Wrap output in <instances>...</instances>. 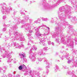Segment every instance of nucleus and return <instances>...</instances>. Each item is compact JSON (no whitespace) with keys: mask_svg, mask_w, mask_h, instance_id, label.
<instances>
[{"mask_svg":"<svg viewBox=\"0 0 77 77\" xmlns=\"http://www.w3.org/2000/svg\"><path fill=\"white\" fill-rule=\"evenodd\" d=\"M71 7L68 5L59 8L58 15L59 19L61 21L65 22V18H68V15L71 14Z\"/></svg>","mask_w":77,"mask_h":77,"instance_id":"obj_1","label":"nucleus"},{"mask_svg":"<svg viewBox=\"0 0 77 77\" xmlns=\"http://www.w3.org/2000/svg\"><path fill=\"white\" fill-rule=\"evenodd\" d=\"M10 35H13V36L12 38V39L13 41L15 40H18L19 39L20 41H25V38L22 34L18 33V32L16 30H12L10 32Z\"/></svg>","mask_w":77,"mask_h":77,"instance_id":"obj_2","label":"nucleus"},{"mask_svg":"<svg viewBox=\"0 0 77 77\" xmlns=\"http://www.w3.org/2000/svg\"><path fill=\"white\" fill-rule=\"evenodd\" d=\"M60 38H61V42L64 44H66V47H69L71 48V50L73 51L74 49L73 48L74 46V42L72 41L74 40L72 38H71V37L67 38V42H65V40L63 39V35L60 34Z\"/></svg>","mask_w":77,"mask_h":77,"instance_id":"obj_3","label":"nucleus"},{"mask_svg":"<svg viewBox=\"0 0 77 77\" xmlns=\"http://www.w3.org/2000/svg\"><path fill=\"white\" fill-rule=\"evenodd\" d=\"M0 51H1L2 53H3V52L4 53V54L2 55V57L3 58L7 57L9 59L7 61L8 62H11V61L12 60L10 58H11V57H12L11 56V53H9V51H6L4 49H1Z\"/></svg>","mask_w":77,"mask_h":77,"instance_id":"obj_4","label":"nucleus"},{"mask_svg":"<svg viewBox=\"0 0 77 77\" xmlns=\"http://www.w3.org/2000/svg\"><path fill=\"white\" fill-rule=\"evenodd\" d=\"M44 27H46V26L44 25V24H42L41 26H39V27H35V38H36L37 37H41L42 36V34L40 33L39 32V28L41 29H43L44 30Z\"/></svg>","mask_w":77,"mask_h":77,"instance_id":"obj_5","label":"nucleus"},{"mask_svg":"<svg viewBox=\"0 0 77 77\" xmlns=\"http://www.w3.org/2000/svg\"><path fill=\"white\" fill-rule=\"evenodd\" d=\"M63 24L61 23L60 24H59V27H57L55 28V30L56 32H55L54 33V35L53 36H58V35H59V33H62V30H61V28H60V27H63Z\"/></svg>","mask_w":77,"mask_h":77,"instance_id":"obj_6","label":"nucleus"},{"mask_svg":"<svg viewBox=\"0 0 77 77\" xmlns=\"http://www.w3.org/2000/svg\"><path fill=\"white\" fill-rule=\"evenodd\" d=\"M6 3H2V8L3 9L2 10V13L3 14H9L10 12V8H7L5 7Z\"/></svg>","mask_w":77,"mask_h":77,"instance_id":"obj_7","label":"nucleus"},{"mask_svg":"<svg viewBox=\"0 0 77 77\" xmlns=\"http://www.w3.org/2000/svg\"><path fill=\"white\" fill-rule=\"evenodd\" d=\"M43 59L44 60V62L45 63H46L47 65V66L46 67V73L47 75L48 74V73L49 72V70H48V68H50V66L51 65V62H49L47 60V58H45V57H44L43 58Z\"/></svg>","mask_w":77,"mask_h":77,"instance_id":"obj_8","label":"nucleus"},{"mask_svg":"<svg viewBox=\"0 0 77 77\" xmlns=\"http://www.w3.org/2000/svg\"><path fill=\"white\" fill-rule=\"evenodd\" d=\"M23 27H24L26 30H29V32H30V33L33 32V30H31L32 26L30 24L26 23L23 25Z\"/></svg>","mask_w":77,"mask_h":77,"instance_id":"obj_9","label":"nucleus"},{"mask_svg":"<svg viewBox=\"0 0 77 77\" xmlns=\"http://www.w3.org/2000/svg\"><path fill=\"white\" fill-rule=\"evenodd\" d=\"M47 28L48 29H46V27H45L43 28V30L44 34H43V36H46L47 35H48L49 34H50V29L49 27H47Z\"/></svg>","mask_w":77,"mask_h":77,"instance_id":"obj_10","label":"nucleus"},{"mask_svg":"<svg viewBox=\"0 0 77 77\" xmlns=\"http://www.w3.org/2000/svg\"><path fill=\"white\" fill-rule=\"evenodd\" d=\"M29 58L30 59H32V62H35L36 60V56L35 54H33V52H29Z\"/></svg>","mask_w":77,"mask_h":77,"instance_id":"obj_11","label":"nucleus"},{"mask_svg":"<svg viewBox=\"0 0 77 77\" xmlns=\"http://www.w3.org/2000/svg\"><path fill=\"white\" fill-rule=\"evenodd\" d=\"M12 44H14V46L16 48H21V46L19 45V44L17 43L16 42H12L11 43H10L8 44V46L9 47H11L12 45Z\"/></svg>","mask_w":77,"mask_h":77,"instance_id":"obj_12","label":"nucleus"},{"mask_svg":"<svg viewBox=\"0 0 77 77\" xmlns=\"http://www.w3.org/2000/svg\"><path fill=\"white\" fill-rule=\"evenodd\" d=\"M46 38H40L39 39V40L40 41L39 42L40 44H42V46H45V47L46 46H47L46 44L43 42V41H44V42H45L46 41Z\"/></svg>","mask_w":77,"mask_h":77,"instance_id":"obj_13","label":"nucleus"},{"mask_svg":"<svg viewBox=\"0 0 77 77\" xmlns=\"http://www.w3.org/2000/svg\"><path fill=\"white\" fill-rule=\"evenodd\" d=\"M19 56H20V58L22 59H23V61L24 62H26L27 61V59L25 57H26V55L25 54L23 53L22 54L20 53L19 54Z\"/></svg>","mask_w":77,"mask_h":77,"instance_id":"obj_14","label":"nucleus"},{"mask_svg":"<svg viewBox=\"0 0 77 77\" xmlns=\"http://www.w3.org/2000/svg\"><path fill=\"white\" fill-rule=\"evenodd\" d=\"M29 15L25 16L23 17V19L22 20V23H25V21H27L28 20H29Z\"/></svg>","mask_w":77,"mask_h":77,"instance_id":"obj_15","label":"nucleus"},{"mask_svg":"<svg viewBox=\"0 0 77 77\" xmlns=\"http://www.w3.org/2000/svg\"><path fill=\"white\" fill-rule=\"evenodd\" d=\"M75 59H76V61L74 63H72V65L70 66L71 68H74V66H75V67H77V57H76L75 58Z\"/></svg>","mask_w":77,"mask_h":77,"instance_id":"obj_16","label":"nucleus"},{"mask_svg":"<svg viewBox=\"0 0 77 77\" xmlns=\"http://www.w3.org/2000/svg\"><path fill=\"white\" fill-rule=\"evenodd\" d=\"M32 38V37H31L28 38L29 40L28 43L27 44L28 45L31 46V45H30V44H33V42L32 40H31V39Z\"/></svg>","mask_w":77,"mask_h":77,"instance_id":"obj_17","label":"nucleus"},{"mask_svg":"<svg viewBox=\"0 0 77 77\" xmlns=\"http://www.w3.org/2000/svg\"><path fill=\"white\" fill-rule=\"evenodd\" d=\"M19 69L20 70H21V69H23V70H24L23 71H25V70L26 69V67L24 65V66L23 67L22 66H20L19 67Z\"/></svg>","mask_w":77,"mask_h":77,"instance_id":"obj_18","label":"nucleus"},{"mask_svg":"<svg viewBox=\"0 0 77 77\" xmlns=\"http://www.w3.org/2000/svg\"><path fill=\"white\" fill-rule=\"evenodd\" d=\"M59 69V66H58L57 65L55 64V66L54 68L55 72H57V71H58Z\"/></svg>","mask_w":77,"mask_h":77,"instance_id":"obj_19","label":"nucleus"},{"mask_svg":"<svg viewBox=\"0 0 77 77\" xmlns=\"http://www.w3.org/2000/svg\"><path fill=\"white\" fill-rule=\"evenodd\" d=\"M6 72V70H3V68L0 67V74H4V72Z\"/></svg>","mask_w":77,"mask_h":77,"instance_id":"obj_20","label":"nucleus"},{"mask_svg":"<svg viewBox=\"0 0 77 77\" xmlns=\"http://www.w3.org/2000/svg\"><path fill=\"white\" fill-rule=\"evenodd\" d=\"M24 71H25L26 72L25 73H24V75H27V74H30L31 73H32V70H30L28 71H26V70H25Z\"/></svg>","mask_w":77,"mask_h":77,"instance_id":"obj_21","label":"nucleus"},{"mask_svg":"<svg viewBox=\"0 0 77 77\" xmlns=\"http://www.w3.org/2000/svg\"><path fill=\"white\" fill-rule=\"evenodd\" d=\"M42 50H39L37 52L38 54L40 56H42Z\"/></svg>","mask_w":77,"mask_h":77,"instance_id":"obj_22","label":"nucleus"},{"mask_svg":"<svg viewBox=\"0 0 77 77\" xmlns=\"http://www.w3.org/2000/svg\"><path fill=\"white\" fill-rule=\"evenodd\" d=\"M69 56V54L68 53H66V56H65V57H66V59L67 60H69L70 59L69 57H68V56Z\"/></svg>","mask_w":77,"mask_h":77,"instance_id":"obj_23","label":"nucleus"},{"mask_svg":"<svg viewBox=\"0 0 77 77\" xmlns=\"http://www.w3.org/2000/svg\"><path fill=\"white\" fill-rule=\"evenodd\" d=\"M29 47L30 48V51L31 52H32V53H33V52H32V51H34V49H33V48H32V47L30 46H29Z\"/></svg>","mask_w":77,"mask_h":77,"instance_id":"obj_24","label":"nucleus"},{"mask_svg":"<svg viewBox=\"0 0 77 77\" xmlns=\"http://www.w3.org/2000/svg\"><path fill=\"white\" fill-rule=\"evenodd\" d=\"M72 74H73L70 71H68L67 73V75H71Z\"/></svg>","mask_w":77,"mask_h":77,"instance_id":"obj_25","label":"nucleus"},{"mask_svg":"<svg viewBox=\"0 0 77 77\" xmlns=\"http://www.w3.org/2000/svg\"><path fill=\"white\" fill-rule=\"evenodd\" d=\"M60 58L61 59V60H63L65 58V55H63L62 56H60Z\"/></svg>","mask_w":77,"mask_h":77,"instance_id":"obj_26","label":"nucleus"},{"mask_svg":"<svg viewBox=\"0 0 77 77\" xmlns=\"http://www.w3.org/2000/svg\"><path fill=\"white\" fill-rule=\"evenodd\" d=\"M20 22L21 23H22L21 22H22V20H21L20 19L19 20L18 19V20H17V25L18 24H20Z\"/></svg>","mask_w":77,"mask_h":77,"instance_id":"obj_27","label":"nucleus"},{"mask_svg":"<svg viewBox=\"0 0 77 77\" xmlns=\"http://www.w3.org/2000/svg\"><path fill=\"white\" fill-rule=\"evenodd\" d=\"M33 75L34 76V77H40L39 74H34V75Z\"/></svg>","mask_w":77,"mask_h":77,"instance_id":"obj_28","label":"nucleus"},{"mask_svg":"<svg viewBox=\"0 0 77 77\" xmlns=\"http://www.w3.org/2000/svg\"><path fill=\"white\" fill-rule=\"evenodd\" d=\"M32 48H33V49L35 50H37V47L35 45H33Z\"/></svg>","mask_w":77,"mask_h":77,"instance_id":"obj_29","label":"nucleus"},{"mask_svg":"<svg viewBox=\"0 0 77 77\" xmlns=\"http://www.w3.org/2000/svg\"><path fill=\"white\" fill-rule=\"evenodd\" d=\"M42 21H46L48 20V19L47 18H44V17H42Z\"/></svg>","mask_w":77,"mask_h":77,"instance_id":"obj_30","label":"nucleus"},{"mask_svg":"<svg viewBox=\"0 0 77 77\" xmlns=\"http://www.w3.org/2000/svg\"><path fill=\"white\" fill-rule=\"evenodd\" d=\"M71 77H77V76L73 73H72L71 75Z\"/></svg>","mask_w":77,"mask_h":77,"instance_id":"obj_31","label":"nucleus"},{"mask_svg":"<svg viewBox=\"0 0 77 77\" xmlns=\"http://www.w3.org/2000/svg\"><path fill=\"white\" fill-rule=\"evenodd\" d=\"M48 47H46L43 48V50H45V51H47V50H48Z\"/></svg>","mask_w":77,"mask_h":77,"instance_id":"obj_32","label":"nucleus"},{"mask_svg":"<svg viewBox=\"0 0 77 77\" xmlns=\"http://www.w3.org/2000/svg\"><path fill=\"white\" fill-rule=\"evenodd\" d=\"M37 59L38 61H40V62H41V61H42V59L41 58H37Z\"/></svg>","mask_w":77,"mask_h":77,"instance_id":"obj_33","label":"nucleus"},{"mask_svg":"<svg viewBox=\"0 0 77 77\" xmlns=\"http://www.w3.org/2000/svg\"><path fill=\"white\" fill-rule=\"evenodd\" d=\"M6 30H7L6 28H4L2 29V31L3 32H6Z\"/></svg>","mask_w":77,"mask_h":77,"instance_id":"obj_34","label":"nucleus"},{"mask_svg":"<svg viewBox=\"0 0 77 77\" xmlns=\"http://www.w3.org/2000/svg\"><path fill=\"white\" fill-rule=\"evenodd\" d=\"M47 42L48 45H50V44H51V41H50L48 40Z\"/></svg>","mask_w":77,"mask_h":77,"instance_id":"obj_35","label":"nucleus"},{"mask_svg":"<svg viewBox=\"0 0 77 77\" xmlns=\"http://www.w3.org/2000/svg\"><path fill=\"white\" fill-rule=\"evenodd\" d=\"M20 13L21 14H23V15L24 14H25L24 12L22 11H20Z\"/></svg>","mask_w":77,"mask_h":77,"instance_id":"obj_36","label":"nucleus"},{"mask_svg":"<svg viewBox=\"0 0 77 77\" xmlns=\"http://www.w3.org/2000/svg\"><path fill=\"white\" fill-rule=\"evenodd\" d=\"M35 23H36V24H38V23H40L39 22H38V20H35L34 21Z\"/></svg>","mask_w":77,"mask_h":77,"instance_id":"obj_37","label":"nucleus"},{"mask_svg":"<svg viewBox=\"0 0 77 77\" xmlns=\"http://www.w3.org/2000/svg\"><path fill=\"white\" fill-rule=\"evenodd\" d=\"M6 18V16H4L3 17V20H5Z\"/></svg>","mask_w":77,"mask_h":77,"instance_id":"obj_38","label":"nucleus"},{"mask_svg":"<svg viewBox=\"0 0 77 77\" xmlns=\"http://www.w3.org/2000/svg\"><path fill=\"white\" fill-rule=\"evenodd\" d=\"M31 35H32V34H31V33H29L28 35V37H30V36H31Z\"/></svg>","mask_w":77,"mask_h":77,"instance_id":"obj_39","label":"nucleus"},{"mask_svg":"<svg viewBox=\"0 0 77 77\" xmlns=\"http://www.w3.org/2000/svg\"><path fill=\"white\" fill-rule=\"evenodd\" d=\"M56 42H57L59 44H60V43L59 42V39H58V38L56 39Z\"/></svg>","mask_w":77,"mask_h":77,"instance_id":"obj_40","label":"nucleus"},{"mask_svg":"<svg viewBox=\"0 0 77 77\" xmlns=\"http://www.w3.org/2000/svg\"><path fill=\"white\" fill-rule=\"evenodd\" d=\"M74 41L75 42V44H76V42H77V38H75L74 39Z\"/></svg>","mask_w":77,"mask_h":77,"instance_id":"obj_41","label":"nucleus"},{"mask_svg":"<svg viewBox=\"0 0 77 77\" xmlns=\"http://www.w3.org/2000/svg\"><path fill=\"white\" fill-rule=\"evenodd\" d=\"M73 52L74 53H75V54H77V50H75L73 51Z\"/></svg>","mask_w":77,"mask_h":77,"instance_id":"obj_42","label":"nucleus"},{"mask_svg":"<svg viewBox=\"0 0 77 77\" xmlns=\"http://www.w3.org/2000/svg\"><path fill=\"white\" fill-rule=\"evenodd\" d=\"M12 60H14L13 62L14 63H16V61H15V60H15V59H12Z\"/></svg>","mask_w":77,"mask_h":77,"instance_id":"obj_43","label":"nucleus"},{"mask_svg":"<svg viewBox=\"0 0 77 77\" xmlns=\"http://www.w3.org/2000/svg\"><path fill=\"white\" fill-rule=\"evenodd\" d=\"M45 54V52H44L42 51V55H44Z\"/></svg>","mask_w":77,"mask_h":77,"instance_id":"obj_44","label":"nucleus"},{"mask_svg":"<svg viewBox=\"0 0 77 77\" xmlns=\"http://www.w3.org/2000/svg\"><path fill=\"white\" fill-rule=\"evenodd\" d=\"M14 20H17V17H14L13 18Z\"/></svg>","mask_w":77,"mask_h":77,"instance_id":"obj_45","label":"nucleus"},{"mask_svg":"<svg viewBox=\"0 0 77 77\" xmlns=\"http://www.w3.org/2000/svg\"><path fill=\"white\" fill-rule=\"evenodd\" d=\"M3 68H4V69H7V67H6V66H4L3 67Z\"/></svg>","mask_w":77,"mask_h":77,"instance_id":"obj_46","label":"nucleus"},{"mask_svg":"<svg viewBox=\"0 0 77 77\" xmlns=\"http://www.w3.org/2000/svg\"><path fill=\"white\" fill-rule=\"evenodd\" d=\"M29 20L30 23H32V20L31 19H29Z\"/></svg>","mask_w":77,"mask_h":77,"instance_id":"obj_47","label":"nucleus"},{"mask_svg":"<svg viewBox=\"0 0 77 77\" xmlns=\"http://www.w3.org/2000/svg\"><path fill=\"white\" fill-rule=\"evenodd\" d=\"M16 77H20V75H16Z\"/></svg>","mask_w":77,"mask_h":77,"instance_id":"obj_48","label":"nucleus"},{"mask_svg":"<svg viewBox=\"0 0 77 77\" xmlns=\"http://www.w3.org/2000/svg\"><path fill=\"white\" fill-rule=\"evenodd\" d=\"M63 67L64 68H65V69H66V68H67V67H66V66H63Z\"/></svg>","mask_w":77,"mask_h":77,"instance_id":"obj_49","label":"nucleus"},{"mask_svg":"<svg viewBox=\"0 0 77 77\" xmlns=\"http://www.w3.org/2000/svg\"><path fill=\"white\" fill-rule=\"evenodd\" d=\"M16 13H17V11H14V14H16Z\"/></svg>","mask_w":77,"mask_h":77,"instance_id":"obj_50","label":"nucleus"},{"mask_svg":"<svg viewBox=\"0 0 77 77\" xmlns=\"http://www.w3.org/2000/svg\"><path fill=\"white\" fill-rule=\"evenodd\" d=\"M21 47H24V45H23L21 44L20 46Z\"/></svg>","mask_w":77,"mask_h":77,"instance_id":"obj_51","label":"nucleus"},{"mask_svg":"<svg viewBox=\"0 0 77 77\" xmlns=\"http://www.w3.org/2000/svg\"><path fill=\"white\" fill-rule=\"evenodd\" d=\"M14 29H17V26H14Z\"/></svg>","mask_w":77,"mask_h":77,"instance_id":"obj_52","label":"nucleus"},{"mask_svg":"<svg viewBox=\"0 0 77 77\" xmlns=\"http://www.w3.org/2000/svg\"><path fill=\"white\" fill-rule=\"evenodd\" d=\"M6 25L5 23H4L3 24L4 27H6Z\"/></svg>","mask_w":77,"mask_h":77,"instance_id":"obj_53","label":"nucleus"},{"mask_svg":"<svg viewBox=\"0 0 77 77\" xmlns=\"http://www.w3.org/2000/svg\"><path fill=\"white\" fill-rule=\"evenodd\" d=\"M37 20L38 21H39L40 22L41 21V19L39 18H38V20Z\"/></svg>","mask_w":77,"mask_h":77,"instance_id":"obj_54","label":"nucleus"},{"mask_svg":"<svg viewBox=\"0 0 77 77\" xmlns=\"http://www.w3.org/2000/svg\"><path fill=\"white\" fill-rule=\"evenodd\" d=\"M63 0H60L59 2H63Z\"/></svg>","mask_w":77,"mask_h":77,"instance_id":"obj_55","label":"nucleus"},{"mask_svg":"<svg viewBox=\"0 0 77 77\" xmlns=\"http://www.w3.org/2000/svg\"><path fill=\"white\" fill-rule=\"evenodd\" d=\"M31 2H32L31 1H29V4H31Z\"/></svg>","mask_w":77,"mask_h":77,"instance_id":"obj_56","label":"nucleus"},{"mask_svg":"<svg viewBox=\"0 0 77 77\" xmlns=\"http://www.w3.org/2000/svg\"><path fill=\"white\" fill-rule=\"evenodd\" d=\"M45 9H47V8H48L47 7H45Z\"/></svg>","mask_w":77,"mask_h":77,"instance_id":"obj_57","label":"nucleus"},{"mask_svg":"<svg viewBox=\"0 0 77 77\" xmlns=\"http://www.w3.org/2000/svg\"><path fill=\"white\" fill-rule=\"evenodd\" d=\"M70 62H71V61H68V63H69Z\"/></svg>","mask_w":77,"mask_h":77,"instance_id":"obj_58","label":"nucleus"},{"mask_svg":"<svg viewBox=\"0 0 77 77\" xmlns=\"http://www.w3.org/2000/svg\"><path fill=\"white\" fill-rule=\"evenodd\" d=\"M2 58H0V62H2Z\"/></svg>","mask_w":77,"mask_h":77,"instance_id":"obj_59","label":"nucleus"},{"mask_svg":"<svg viewBox=\"0 0 77 77\" xmlns=\"http://www.w3.org/2000/svg\"><path fill=\"white\" fill-rule=\"evenodd\" d=\"M9 25H6V27H9Z\"/></svg>","mask_w":77,"mask_h":77,"instance_id":"obj_60","label":"nucleus"},{"mask_svg":"<svg viewBox=\"0 0 77 77\" xmlns=\"http://www.w3.org/2000/svg\"><path fill=\"white\" fill-rule=\"evenodd\" d=\"M54 43H52V45H54Z\"/></svg>","mask_w":77,"mask_h":77,"instance_id":"obj_61","label":"nucleus"},{"mask_svg":"<svg viewBox=\"0 0 77 77\" xmlns=\"http://www.w3.org/2000/svg\"><path fill=\"white\" fill-rule=\"evenodd\" d=\"M42 75L43 77H45V75Z\"/></svg>","mask_w":77,"mask_h":77,"instance_id":"obj_62","label":"nucleus"},{"mask_svg":"<svg viewBox=\"0 0 77 77\" xmlns=\"http://www.w3.org/2000/svg\"><path fill=\"white\" fill-rule=\"evenodd\" d=\"M1 77H5V75H3V76H2Z\"/></svg>","mask_w":77,"mask_h":77,"instance_id":"obj_63","label":"nucleus"},{"mask_svg":"<svg viewBox=\"0 0 77 77\" xmlns=\"http://www.w3.org/2000/svg\"><path fill=\"white\" fill-rule=\"evenodd\" d=\"M74 20H75V21H77V19H74Z\"/></svg>","mask_w":77,"mask_h":77,"instance_id":"obj_64","label":"nucleus"}]
</instances>
